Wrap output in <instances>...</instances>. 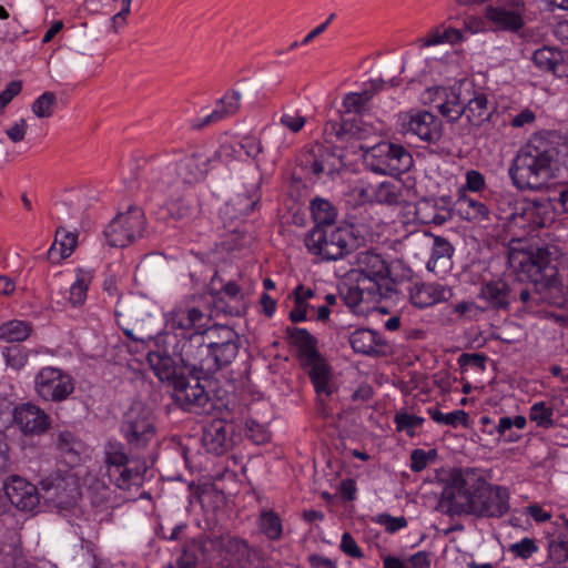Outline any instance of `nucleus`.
Returning <instances> with one entry per match:
<instances>
[{
	"label": "nucleus",
	"mask_w": 568,
	"mask_h": 568,
	"mask_svg": "<svg viewBox=\"0 0 568 568\" xmlns=\"http://www.w3.org/2000/svg\"><path fill=\"white\" fill-rule=\"evenodd\" d=\"M240 148L246 153L247 156L253 158L256 163V169L260 171L257 155L263 152V144L261 140L253 135H245L239 143Z\"/></svg>",
	"instance_id": "nucleus-56"
},
{
	"label": "nucleus",
	"mask_w": 568,
	"mask_h": 568,
	"mask_svg": "<svg viewBox=\"0 0 568 568\" xmlns=\"http://www.w3.org/2000/svg\"><path fill=\"white\" fill-rule=\"evenodd\" d=\"M375 82H371V88L362 92H351L343 99V108L346 114H355L356 116H364L368 110V103L373 97L379 92V88L375 87Z\"/></svg>",
	"instance_id": "nucleus-35"
},
{
	"label": "nucleus",
	"mask_w": 568,
	"mask_h": 568,
	"mask_svg": "<svg viewBox=\"0 0 568 568\" xmlns=\"http://www.w3.org/2000/svg\"><path fill=\"white\" fill-rule=\"evenodd\" d=\"M458 211L462 217L469 222L480 223L489 219V210L486 204L467 196L458 201Z\"/></svg>",
	"instance_id": "nucleus-39"
},
{
	"label": "nucleus",
	"mask_w": 568,
	"mask_h": 568,
	"mask_svg": "<svg viewBox=\"0 0 568 568\" xmlns=\"http://www.w3.org/2000/svg\"><path fill=\"white\" fill-rule=\"evenodd\" d=\"M428 414L432 419L438 424L457 427L463 425L468 426L469 416L465 410L457 409L447 414L442 413L438 408H428Z\"/></svg>",
	"instance_id": "nucleus-45"
},
{
	"label": "nucleus",
	"mask_w": 568,
	"mask_h": 568,
	"mask_svg": "<svg viewBox=\"0 0 568 568\" xmlns=\"http://www.w3.org/2000/svg\"><path fill=\"white\" fill-rule=\"evenodd\" d=\"M464 33L462 30L455 28H435L428 34L419 40L420 47H433L442 43L456 44L464 41Z\"/></svg>",
	"instance_id": "nucleus-38"
},
{
	"label": "nucleus",
	"mask_w": 568,
	"mask_h": 568,
	"mask_svg": "<svg viewBox=\"0 0 568 568\" xmlns=\"http://www.w3.org/2000/svg\"><path fill=\"white\" fill-rule=\"evenodd\" d=\"M104 463L105 466H128L129 456L125 454L120 443H109L104 450Z\"/></svg>",
	"instance_id": "nucleus-49"
},
{
	"label": "nucleus",
	"mask_w": 568,
	"mask_h": 568,
	"mask_svg": "<svg viewBox=\"0 0 568 568\" xmlns=\"http://www.w3.org/2000/svg\"><path fill=\"white\" fill-rule=\"evenodd\" d=\"M120 433L130 450L145 449L156 434L154 416L142 403H134L124 413Z\"/></svg>",
	"instance_id": "nucleus-10"
},
{
	"label": "nucleus",
	"mask_w": 568,
	"mask_h": 568,
	"mask_svg": "<svg viewBox=\"0 0 568 568\" xmlns=\"http://www.w3.org/2000/svg\"><path fill=\"white\" fill-rule=\"evenodd\" d=\"M146 222L144 212L136 205H130L124 213L118 214L104 230L108 243L113 247H125L143 236Z\"/></svg>",
	"instance_id": "nucleus-12"
},
{
	"label": "nucleus",
	"mask_w": 568,
	"mask_h": 568,
	"mask_svg": "<svg viewBox=\"0 0 568 568\" xmlns=\"http://www.w3.org/2000/svg\"><path fill=\"white\" fill-rule=\"evenodd\" d=\"M34 388L43 400L60 403L74 392V381L67 372L47 366L36 375Z\"/></svg>",
	"instance_id": "nucleus-13"
},
{
	"label": "nucleus",
	"mask_w": 568,
	"mask_h": 568,
	"mask_svg": "<svg viewBox=\"0 0 568 568\" xmlns=\"http://www.w3.org/2000/svg\"><path fill=\"white\" fill-rule=\"evenodd\" d=\"M443 504L452 515L501 517L509 509L508 490L488 484L475 469L452 471L449 483L442 493Z\"/></svg>",
	"instance_id": "nucleus-1"
},
{
	"label": "nucleus",
	"mask_w": 568,
	"mask_h": 568,
	"mask_svg": "<svg viewBox=\"0 0 568 568\" xmlns=\"http://www.w3.org/2000/svg\"><path fill=\"white\" fill-rule=\"evenodd\" d=\"M509 551L518 558L528 559L538 551V547L534 539L526 537L518 542L511 544Z\"/></svg>",
	"instance_id": "nucleus-55"
},
{
	"label": "nucleus",
	"mask_w": 568,
	"mask_h": 568,
	"mask_svg": "<svg viewBox=\"0 0 568 568\" xmlns=\"http://www.w3.org/2000/svg\"><path fill=\"white\" fill-rule=\"evenodd\" d=\"M513 286V296H514V303L520 302L521 307L518 308V311H524L528 313H534L538 311V307L540 306L539 295H538V288L536 285V282L530 280V283L523 284V283H511Z\"/></svg>",
	"instance_id": "nucleus-36"
},
{
	"label": "nucleus",
	"mask_w": 568,
	"mask_h": 568,
	"mask_svg": "<svg viewBox=\"0 0 568 568\" xmlns=\"http://www.w3.org/2000/svg\"><path fill=\"white\" fill-rule=\"evenodd\" d=\"M348 342L357 354L373 357L387 354V342L378 332L373 329L357 328L349 335Z\"/></svg>",
	"instance_id": "nucleus-24"
},
{
	"label": "nucleus",
	"mask_w": 568,
	"mask_h": 568,
	"mask_svg": "<svg viewBox=\"0 0 568 568\" xmlns=\"http://www.w3.org/2000/svg\"><path fill=\"white\" fill-rule=\"evenodd\" d=\"M429 209H435V206H433L430 201L427 200L422 201L416 209V214L424 223H434L437 225H442L449 217V212L435 213L430 215L427 213Z\"/></svg>",
	"instance_id": "nucleus-53"
},
{
	"label": "nucleus",
	"mask_w": 568,
	"mask_h": 568,
	"mask_svg": "<svg viewBox=\"0 0 568 568\" xmlns=\"http://www.w3.org/2000/svg\"><path fill=\"white\" fill-rule=\"evenodd\" d=\"M365 164L375 173L395 175L413 166L412 154L400 144L379 142L374 145L361 144Z\"/></svg>",
	"instance_id": "nucleus-9"
},
{
	"label": "nucleus",
	"mask_w": 568,
	"mask_h": 568,
	"mask_svg": "<svg viewBox=\"0 0 568 568\" xmlns=\"http://www.w3.org/2000/svg\"><path fill=\"white\" fill-rule=\"evenodd\" d=\"M27 129V121L24 119H20L17 123H14L11 128H9L6 131V134L12 142L18 143L24 140Z\"/></svg>",
	"instance_id": "nucleus-64"
},
{
	"label": "nucleus",
	"mask_w": 568,
	"mask_h": 568,
	"mask_svg": "<svg viewBox=\"0 0 568 568\" xmlns=\"http://www.w3.org/2000/svg\"><path fill=\"white\" fill-rule=\"evenodd\" d=\"M436 452L434 449L425 452L424 449H414L410 454V469L414 473H419L427 467L430 457H435Z\"/></svg>",
	"instance_id": "nucleus-58"
},
{
	"label": "nucleus",
	"mask_w": 568,
	"mask_h": 568,
	"mask_svg": "<svg viewBox=\"0 0 568 568\" xmlns=\"http://www.w3.org/2000/svg\"><path fill=\"white\" fill-rule=\"evenodd\" d=\"M207 159L197 154L185 156L176 164V174L183 183H195L203 179L206 173Z\"/></svg>",
	"instance_id": "nucleus-34"
},
{
	"label": "nucleus",
	"mask_w": 568,
	"mask_h": 568,
	"mask_svg": "<svg viewBox=\"0 0 568 568\" xmlns=\"http://www.w3.org/2000/svg\"><path fill=\"white\" fill-rule=\"evenodd\" d=\"M41 498L58 508L73 506L80 497L78 480L71 474L51 475L40 481Z\"/></svg>",
	"instance_id": "nucleus-14"
},
{
	"label": "nucleus",
	"mask_w": 568,
	"mask_h": 568,
	"mask_svg": "<svg viewBox=\"0 0 568 568\" xmlns=\"http://www.w3.org/2000/svg\"><path fill=\"white\" fill-rule=\"evenodd\" d=\"M395 424L398 432L405 430L410 437L415 435L414 428L424 423V418L407 413H398L395 416Z\"/></svg>",
	"instance_id": "nucleus-54"
},
{
	"label": "nucleus",
	"mask_w": 568,
	"mask_h": 568,
	"mask_svg": "<svg viewBox=\"0 0 568 568\" xmlns=\"http://www.w3.org/2000/svg\"><path fill=\"white\" fill-rule=\"evenodd\" d=\"M203 351H196L190 371L212 376L229 366L240 349L239 334L227 325H214L203 331Z\"/></svg>",
	"instance_id": "nucleus-6"
},
{
	"label": "nucleus",
	"mask_w": 568,
	"mask_h": 568,
	"mask_svg": "<svg viewBox=\"0 0 568 568\" xmlns=\"http://www.w3.org/2000/svg\"><path fill=\"white\" fill-rule=\"evenodd\" d=\"M22 90V82L14 80L8 83L7 88L0 92V114L4 108L12 101L14 97L20 94Z\"/></svg>",
	"instance_id": "nucleus-60"
},
{
	"label": "nucleus",
	"mask_w": 568,
	"mask_h": 568,
	"mask_svg": "<svg viewBox=\"0 0 568 568\" xmlns=\"http://www.w3.org/2000/svg\"><path fill=\"white\" fill-rule=\"evenodd\" d=\"M13 418L16 424L26 435H41L50 425L49 415L32 403H26L14 409Z\"/></svg>",
	"instance_id": "nucleus-22"
},
{
	"label": "nucleus",
	"mask_w": 568,
	"mask_h": 568,
	"mask_svg": "<svg viewBox=\"0 0 568 568\" xmlns=\"http://www.w3.org/2000/svg\"><path fill=\"white\" fill-rule=\"evenodd\" d=\"M357 276L389 277L390 268L381 254L364 251L357 254Z\"/></svg>",
	"instance_id": "nucleus-30"
},
{
	"label": "nucleus",
	"mask_w": 568,
	"mask_h": 568,
	"mask_svg": "<svg viewBox=\"0 0 568 568\" xmlns=\"http://www.w3.org/2000/svg\"><path fill=\"white\" fill-rule=\"evenodd\" d=\"M361 195L368 201H375L381 204L397 205L403 195L402 187L393 182H382L376 186H369L361 190Z\"/></svg>",
	"instance_id": "nucleus-32"
},
{
	"label": "nucleus",
	"mask_w": 568,
	"mask_h": 568,
	"mask_svg": "<svg viewBox=\"0 0 568 568\" xmlns=\"http://www.w3.org/2000/svg\"><path fill=\"white\" fill-rule=\"evenodd\" d=\"M407 132L428 143H436L443 135L442 121L428 111L410 115L406 124Z\"/></svg>",
	"instance_id": "nucleus-25"
},
{
	"label": "nucleus",
	"mask_w": 568,
	"mask_h": 568,
	"mask_svg": "<svg viewBox=\"0 0 568 568\" xmlns=\"http://www.w3.org/2000/svg\"><path fill=\"white\" fill-rule=\"evenodd\" d=\"M240 100L241 95L237 91H231L226 93L217 101L215 109L204 119H202V121L196 126L203 128L205 125L216 123L227 116L234 115L240 110Z\"/></svg>",
	"instance_id": "nucleus-33"
},
{
	"label": "nucleus",
	"mask_w": 568,
	"mask_h": 568,
	"mask_svg": "<svg viewBox=\"0 0 568 568\" xmlns=\"http://www.w3.org/2000/svg\"><path fill=\"white\" fill-rule=\"evenodd\" d=\"M57 105V95L53 92L47 91L41 94L31 105L32 112L38 118H50L54 112Z\"/></svg>",
	"instance_id": "nucleus-47"
},
{
	"label": "nucleus",
	"mask_w": 568,
	"mask_h": 568,
	"mask_svg": "<svg viewBox=\"0 0 568 568\" xmlns=\"http://www.w3.org/2000/svg\"><path fill=\"white\" fill-rule=\"evenodd\" d=\"M105 468L109 480L123 490L130 489L142 477L141 471L131 469L128 466H105Z\"/></svg>",
	"instance_id": "nucleus-41"
},
{
	"label": "nucleus",
	"mask_w": 568,
	"mask_h": 568,
	"mask_svg": "<svg viewBox=\"0 0 568 568\" xmlns=\"http://www.w3.org/2000/svg\"><path fill=\"white\" fill-rule=\"evenodd\" d=\"M532 62L540 71L558 74L564 64V54L560 50L542 47L534 52Z\"/></svg>",
	"instance_id": "nucleus-37"
},
{
	"label": "nucleus",
	"mask_w": 568,
	"mask_h": 568,
	"mask_svg": "<svg viewBox=\"0 0 568 568\" xmlns=\"http://www.w3.org/2000/svg\"><path fill=\"white\" fill-rule=\"evenodd\" d=\"M434 94L436 95L434 101L440 100V102L436 104L437 110L449 122H456L464 115L465 100L468 98L465 82H460L449 90L440 87L436 88Z\"/></svg>",
	"instance_id": "nucleus-20"
},
{
	"label": "nucleus",
	"mask_w": 568,
	"mask_h": 568,
	"mask_svg": "<svg viewBox=\"0 0 568 568\" xmlns=\"http://www.w3.org/2000/svg\"><path fill=\"white\" fill-rule=\"evenodd\" d=\"M154 342L155 349L150 351L146 355V362L154 375L161 382L173 384L182 374H179L178 366L173 357L181 361V351L162 344L163 337L154 335L151 339Z\"/></svg>",
	"instance_id": "nucleus-17"
},
{
	"label": "nucleus",
	"mask_w": 568,
	"mask_h": 568,
	"mask_svg": "<svg viewBox=\"0 0 568 568\" xmlns=\"http://www.w3.org/2000/svg\"><path fill=\"white\" fill-rule=\"evenodd\" d=\"M32 333L30 323L19 320H12L0 325V339L7 342H22Z\"/></svg>",
	"instance_id": "nucleus-43"
},
{
	"label": "nucleus",
	"mask_w": 568,
	"mask_h": 568,
	"mask_svg": "<svg viewBox=\"0 0 568 568\" xmlns=\"http://www.w3.org/2000/svg\"><path fill=\"white\" fill-rule=\"evenodd\" d=\"M234 427L223 419H213L203 427L202 444L209 453L222 455L233 446Z\"/></svg>",
	"instance_id": "nucleus-21"
},
{
	"label": "nucleus",
	"mask_w": 568,
	"mask_h": 568,
	"mask_svg": "<svg viewBox=\"0 0 568 568\" xmlns=\"http://www.w3.org/2000/svg\"><path fill=\"white\" fill-rule=\"evenodd\" d=\"M298 166L306 176L318 179L322 174L337 172L342 160L333 150L322 144H314L305 149L297 159Z\"/></svg>",
	"instance_id": "nucleus-15"
},
{
	"label": "nucleus",
	"mask_w": 568,
	"mask_h": 568,
	"mask_svg": "<svg viewBox=\"0 0 568 568\" xmlns=\"http://www.w3.org/2000/svg\"><path fill=\"white\" fill-rule=\"evenodd\" d=\"M466 91H468V98L465 100L464 115L470 124L480 125L489 118L487 95L476 91L470 83H466Z\"/></svg>",
	"instance_id": "nucleus-28"
},
{
	"label": "nucleus",
	"mask_w": 568,
	"mask_h": 568,
	"mask_svg": "<svg viewBox=\"0 0 568 568\" xmlns=\"http://www.w3.org/2000/svg\"><path fill=\"white\" fill-rule=\"evenodd\" d=\"M509 263L514 268L526 273L530 280L536 282L540 305L565 306L567 298L564 285L558 277L556 266L551 264L550 253L547 248H510Z\"/></svg>",
	"instance_id": "nucleus-3"
},
{
	"label": "nucleus",
	"mask_w": 568,
	"mask_h": 568,
	"mask_svg": "<svg viewBox=\"0 0 568 568\" xmlns=\"http://www.w3.org/2000/svg\"><path fill=\"white\" fill-rule=\"evenodd\" d=\"M452 297V288L438 283H415L409 290V300L412 304L419 308L447 302Z\"/></svg>",
	"instance_id": "nucleus-23"
},
{
	"label": "nucleus",
	"mask_w": 568,
	"mask_h": 568,
	"mask_svg": "<svg viewBox=\"0 0 568 568\" xmlns=\"http://www.w3.org/2000/svg\"><path fill=\"white\" fill-rule=\"evenodd\" d=\"M3 357L8 366L13 369H21L28 362V354L23 347L13 345L3 351Z\"/></svg>",
	"instance_id": "nucleus-52"
},
{
	"label": "nucleus",
	"mask_w": 568,
	"mask_h": 568,
	"mask_svg": "<svg viewBox=\"0 0 568 568\" xmlns=\"http://www.w3.org/2000/svg\"><path fill=\"white\" fill-rule=\"evenodd\" d=\"M151 305L143 297L128 295L120 297L114 315L124 335L134 342L146 344L156 334Z\"/></svg>",
	"instance_id": "nucleus-7"
},
{
	"label": "nucleus",
	"mask_w": 568,
	"mask_h": 568,
	"mask_svg": "<svg viewBox=\"0 0 568 568\" xmlns=\"http://www.w3.org/2000/svg\"><path fill=\"white\" fill-rule=\"evenodd\" d=\"M526 423L527 422L524 416H505L499 419L498 424L494 427V429L501 437L506 436V433L510 430L513 427H516L517 429H523L526 426Z\"/></svg>",
	"instance_id": "nucleus-57"
},
{
	"label": "nucleus",
	"mask_w": 568,
	"mask_h": 568,
	"mask_svg": "<svg viewBox=\"0 0 568 568\" xmlns=\"http://www.w3.org/2000/svg\"><path fill=\"white\" fill-rule=\"evenodd\" d=\"M220 275L215 274L209 284V291L214 296V307L230 316H241L246 311V303L241 287L234 281L217 285Z\"/></svg>",
	"instance_id": "nucleus-16"
},
{
	"label": "nucleus",
	"mask_w": 568,
	"mask_h": 568,
	"mask_svg": "<svg viewBox=\"0 0 568 568\" xmlns=\"http://www.w3.org/2000/svg\"><path fill=\"white\" fill-rule=\"evenodd\" d=\"M325 132L328 135H334L339 141L348 139L366 140L374 134L375 129L364 122L363 116H359L358 119H345L342 123L329 121L326 123Z\"/></svg>",
	"instance_id": "nucleus-26"
},
{
	"label": "nucleus",
	"mask_w": 568,
	"mask_h": 568,
	"mask_svg": "<svg viewBox=\"0 0 568 568\" xmlns=\"http://www.w3.org/2000/svg\"><path fill=\"white\" fill-rule=\"evenodd\" d=\"M486 18L494 24L496 30L518 32L525 26L523 16L515 10H507L504 7H487Z\"/></svg>",
	"instance_id": "nucleus-29"
},
{
	"label": "nucleus",
	"mask_w": 568,
	"mask_h": 568,
	"mask_svg": "<svg viewBox=\"0 0 568 568\" xmlns=\"http://www.w3.org/2000/svg\"><path fill=\"white\" fill-rule=\"evenodd\" d=\"M262 183V173H258V178L248 194H240L231 200L225 206V214H231L234 217L248 215L256 204L260 202V186Z\"/></svg>",
	"instance_id": "nucleus-31"
},
{
	"label": "nucleus",
	"mask_w": 568,
	"mask_h": 568,
	"mask_svg": "<svg viewBox=\"0 0 568 568\" xmlns=\"http://www.w3.org/2000/svg\"><path fill=\"white\" fill-rule=\"evenodd\" d=\"M203 312L197 307H178L169 313L165 327L156 335L162 344L181 351V364L190 369L196 351H203Z\"/></svg>",
	"instance_id": "nucleus-4"
},
{
	"label": "nucleus",
	"mask_w": 568,
	"mask_h": 568,
	"mask_svg": "<svg viewBox=\"0 0 568 568\" xmlns=\"http://www.w3.org/2000/svg\"><path fill=\"white\" fill-rule=\"evenodd\" d=\"M285 333L290 343L297 347L301 365L310 376L318 396V410L326 416L323 397L332 396L336 386L329 365L317 349V339L306 328L287 326Z\"/></svg>",
	"instance_id": "nucleus-5"
},
{
	"label": "nucleus",
	"mask_w": 568,
	"mask_h": 568,
	"mask_svg": "<svg viewBox=\"0 0 568 568\" xmlns=\"http://www.w3.org/2000/svg\"><path fill=\"white\" fill-rule=\"evenodd\" d=\"M260 527L270 539H278L282 535V521L274 511H265L261 515Z\"/></svg>",
	"instance_id": "nucleus-48"
},
{
	"label": "nucleus",
	"mask_w": 568,
	"mask_h": 568,
	"mask_svg": "<svg viewBox=\"0 0 568 568\" xmlns=\"http://www.w3.org/2000/svg\"><path fill=\"white\" fill-rule=\"evenodd\" d=\"M310 253L324 260L336 261L343 258L355 250L356 239L346 227L315 226L304 239Z\"/></svg>",
	"instance_id": "nucleus-8"
},
{
	"label": "nucleus",
	"mask_w": 568,
	"mask_h": 568,
	"mask_svg": "<svg viewBox=\"0 0 568 568\" xmlns=\"http://www.w3.org/2000/svg\"><path fill=\"white\" fill-rule=\"evenodd\" d=\"M513 286L504 280H491L481 283L477 301L485 312H508L514 303Z\"/></svg>",
	"instance_id": "nucleus-18"
},
{
	"label": "nucleus",
	"mask_w": 568,
	"mask_h": 568,
	"mask_svg": "<svg viewBox=\"0 0 568 568\" xmlns=\"http://www.w3.org/2000/svg\"><path fill=\"white\" fill-rule=\"evenodd\" d=\"M434 243L432 247V254L427 262V268L435 271L436 267L446 266L453 256V245L442 236H433Z\"/></svg>",
	"instance_id": "nucleus-40"
},
{
	"label": "nucleus",
	"mask_w": 568,
	"mask_h": 568,
	"mask_svg": "<svg viewBox=\"0 0 568 568\" xmlns=\"http://www.w3.org/2000/svg\"><path fill=\"white\" fill-rule=\"evenodd\" d=\"M566 143L556 131H541L532 134L520 146L508 173L518 190H540L554 176Z\"/></svg>",
	"instance_id": "nucleus-2"
},
{
	"label": "nucleus",
	"mask_w": 568,
	"mask_h": 568,
	"mask_svg": "<svg viewBox=\"0 0 568 568\" xmlns=\"http://www.w3.org/2000/svg\"><path fill=\"white\" fill-rule=\"evenodd\" d=\"M529 418L537 426L549 428L554 425V409L545 402L535 403L530 407Z\"/></svg>",
	"instance_id": "nucleus-46"
},
{
	"label": "nucleus",
	"mask_w": 568,
	"mask_h": 568,
	"mask_svg": "<svg viewBox=\"0 0 568 568\" xmlns=\"http://www.w3.org/2000/svg\"><path fill=\"white\" fill-rule=\"evenodd\" d=\"M7 498L22 511L33 510L40 503V487H36L20 476H11L3 485Z\"/></svg>",
	"instance_id": "nucleus-19"
},
{
	"label": "nucleus",
	"mask_w": 568,
	"mask_h": 568,
	"mask_svg": "<svg viewBox=\"0 0 568 568\" xmlns=\"http://www.w3.org/2000/svg\"><path fill=\"white\" fill-rule=\"evenodd\" d=\"M339 295L344 303L352 308L354 312H358V307L361 303L364 301V297L362 295V292L359 291V287L356 284H344L339 288Z\"/></svg>",
	"instance_id": "nucleus-51"
},
{
	"label": "nucleus",
	"mask_w": 568,
	"mask_h": 568,
	"mask_svg": "<svg viewBox=\"0 0 568 568\" xmlns=\"http://www.w3.org/2000/svg\"><path fill=\"white\" fill-rule=\"evenodd\" d=\"M341 549L353 558H362L364 555L349 532H344L341 541Z\"/></svg>",
	"instance_id": "nucleus-63"
},
{
	"label": "nucleus",
	"mask_w": 568,
	"mask_h": 568,
	"mask_svg": "<svg viewBox=\"0 0 568 568\" xmlns=\"http://www.w3.org/2000/svg\"><path fill=\"white\" fill-rule=\"evenodd\" d=\"M377 523L385 526L386 531L390 534L407 526V520L405 517H393L388 514L378 515Z\"/></svg>",
	"instance_id": "nucleus-61"
},
{
	"label": "nucleus",
	"mask_w": 568,
	"mask_h": 568,
	"mask_svg": "<svg viewBox=\"0 0 568 568\" xmlns=\"http://www.w3.org/2000/svg\"><path fill=\"white\" fill-rule=\"evenodd\" d=\"M311 211L316 223L315 226L328 227V225H334L337 211L327 200L314 199L311 202Z\"/></svg>",
	"instance_id": "nucleus-42"
},
{
	"label": "nucleus",
	"mask_w": 568,
	"mask_h": 568,
	"mask_svg": "<svg viewBox=\"0 0 568 568\" xmlns=\"http://www.w3.org/2000/svg\"><path fill=\"white\" fill-rule=\"evenodd\" d=\"M191 377L181 375L172 384V397L184 410L197 415L209 414L214 408V402L205 390L201 379L207 381L211 376L201 375L186 369Z\"/></svg>",
	"instance_id": "nucleus-11"
},
{
	"label": "nucleus",
	"mask_w": 568,
	"mask_h": 568,
	"mask_svg": "<svg viewBox=\"0 0 568 568\" xmlns=\"http://www.w3.org/2000/svg\"><path fill=\"white\" fill-rule=\"evenodd\" d=\"M466 189L471 192H481L486 189L485 176L477 170L466 172Z\"/></svg>",
	"instance_id": "nucleus-62"
},
{
	"label": "nucleus",
	"mask_w": 568,
	"mask_h": 568,
	"mask_svg": "<svg viewBox=\"0 0 568 568\" xmlns=\"http://www.w3.org/2000/svg\"><path fill=\"white\" fill-rule=\"evenodd\" d=\"M90 283V273L79 270L77 273V280L70 287L69 301L73 306H80L84 303Z\"/></svg>",
	"instance_id": "nucleus-44"
},
{
	"label": "nucleus",
	"mask_w": 568,
	"mask_h": 568,
	"mask_svg": "<svg viewBox=\"0 0 568 568\" xmlns=\"http://www.w3.org/2000/svg\"><path fill=\"white\" fill-rule=\"evenodd\" d=\"M305 121V118L300 115L297 112H284L280 118V123L293 133L300 132L303 129Z\"/></svg>",
	"instance_id": "nucleus-59"
},
{
	"label": "nucleus",
	"mask_w": 568,
	"mask_h": 568,
	"mask_svg": "<svg viewBox=\"0 0 568 568\" xmlns=\"http://www.w3.org/2000/svg\"><path fill=\"white\" fill-rule=\"evenodd\" d=\"M387 278L388 277L357 276L355 281L364 298L365 296L375 298L376 296H382L381 282Z\"/></svg>",
	"instance_id": "nucleus-50"
},
{
	"label": "nucleus",
	"mask_w": 568,
	"mask_h": 568,
	"mask_svg": "<svg viewBox=\"0 0 568 568\" xmlns=\"http://www.w3.org/2000/svg\"><path fill=\"white\" fill-rule=\"evenodd\" d=\"M166 209L172 219L185 223L196 219L201 213L199 199L196 194L190 190L178 197L168 200Z\"/></svg>",
	"instance_id": "nucleus-27"
}]
</instances>
